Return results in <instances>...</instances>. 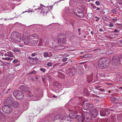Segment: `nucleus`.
<instances>
[{
  "label": "nucleus",
  "instance_id": "obj_1",
  "mask_svg": "<svg viewBox=\"0 0 122 122\" xmlns=\"http://www.w3.org/2000/svg\"><path fill=\"white\" fill-rule=\"evenodd\" d=\"M17 36L16 38L13 39L14 41L16 43L20 42V41L22 40L23 41L24 44L26 45H28L31 41V44L33 46L36 45L38 41L39 40L38 36L37 34H34L31 36H26V33H24L23 35L22 38L20 34L19 33H16Z\"/></svg>",
  "mask_w": 122,
  "mask_h": 122
},
{
  "label": "nucleus",
  "instance_id": "obj_2",
  "mask_svg": "<svg viewBox=\"0 0 122 122\" xmlns=\"http://www.w3.org/2000/svg\"><path fill=\"white\" fill-rule=\"evenodd\" d=\"M79 114L80 113L78 112H76V113H73L74 115H75L76 116V118H77V119L79 121H81L82 122L84 120H85L86 122H89L92 119L91 116L87 112H84L82 114L81 113V117Z\"/></svg>",
  "mask_w": 122,
  "mask_h": 122
},
{
  "label": "nucleus",
  "instance_id": "obj_3",
  "mask_svg": "<svg viewBox=\"0 0 122 122\" xmlns=\"http://www.w3.org/2000/svg\"><path fill=\"white\" fill-rule=\"evenodd\" d=\"M110 63V61L107 58H102L98 60V66L100 68L104 69L107 67Z\"/></svg>",
  "mask_w": 122,
  "mask_h": 122
},
{
  "label": "nucleus",
  "instance_id": "obj_4",
  "mask_svg": "<svg viewBox=\"0 0 122 122\" xmlns=\"http://www.w3.org/2000/svg\"><path fill=\"white\" fill-rule=\"evenodd\" d=\"M73 111H71L69 114V117L66 116L63 117V119L62 120V122H72L73 118H76L75 115H74Z\"/></svg>",
  "mask_w": 122,
  "mask_h": 122
},
{
  "label": "nucleus",
  "instance_id": "obj_5",
  "mask_svg": "<svg viewBox=\"0 0 122 122\" xmlns=\"http://www.w3.org/2000/svg\"><path fill=\"white\" fill-rule=\"evenodd\" d=\"M13 94L14 96L17 99H21L23 98L24 95L23 93L21 92L15 91L14 92Z\"/></svg>",
  "mask_w": 122,
  "mask_h": 122
},
{
  "label": "nucleus",
  "instance_id": "obj_6",
  "mask_svg": "<svg viewBox=\"0 0 122 122\" xmlns=\"http://www.w3.org/2000/svg\"><path fill=\"white\" fill-rule=\"evenodd\" d=\"M36 10L38 11V12H40L43 15H46L48 11L47 10H46L45 6L41 4V6L40 8L36 9Z\"/></svg>",
  "mask_w": 122,
  "mask_h": 122
},
{
  "label": "nucleus",
  "instance_id": "obj_7",
  "mask_svg": "<svg viewBox=\"0 0 122 122\" xmlns=\"http://www.w3.org/2000/svg\"><path fill=\"white\" fill-rule=\"evenodd\" d=\"M39 40V41L38 44V46L46 47L48 46L49 44L48 40H46V41L44 40V41L43 42L42 39L41 38Z\"/></svg>",
  "mask_w": 122,
  "mask_h": 122
},
{
  "label": "nucleus",
  "instance_id": "obj_8",
  "mask_svg": "<svg viewBox=\"0 0 122 122\" xmlns=\"http://www.w3.org/2000/svg\"><path fill=\"white\" fill-rule=\"evenodd\" d=\"M116 57V56H114L113 57L112 59L113 65L115 67H116L119 66V65L120 62L118 58H117L115 59Z\"/></svg>",
  "mask_w": 122,
  "mask_h": 122
},
{
  "label": "nucleus",
  "instance_id": "obj_9",
  "mask_svg": "<svg viewBox=\"0 0 122 122\" xmlns=\"http://www.w3.org/2000/svg\"><path fill=\"white\" fill-rule=\"evenodd\" d=\"M2 109L5 113L8 114L10 113L12 110V108L10 107L7 105H5L2 107Z\"/></svg>",
  "mask_w": 122,
  "mask_h": 122
},
{
  "label": "nucleus",
  "instance_id": "obj_10",
  "mask_svg": "<svg viewBox=\"0 0 122 122\" xmlns=\"http://www.w3.org/2000/svg\"><path fill=\"white\" fill-rule=\"evenodd\" d=\"M63 117L61 115H57L55 116L54 118V122H62Z\"/></svg>",
  "mask_w": 122,
  "mask_h": 122
},
{
  "label": "nucleus",
  "instance_id": "obj_11",
  "mask_svg": "<svg viewBox=\"0 0 122 122\" xmlns=\"http://www.w3.org/2000/svg\"><path fill=\"white\" fill-rule=\"evenodd\" d=\"M89 112L94 118L96 117L98 114V111L95 108H92L90 110Z\"/></svg>",
  "mask_w": 122,
  "mask_h": 122
},
{
  "label": "nucleus",
  "instance_id": "obj_12",
  "mask_svg": "<svg viewBox=\"0 0 122 122\" xmlns=\"http://www.w3.org/2000/svg\"><path fill=\"white\" fill-rule=\"evenodd\" d=\"M83 108L84 110H88L89 109L91 110L92 108V105L89 102L86 103L84 104Z\"/></svg>",
  "mask_w": 122,
  "mask_h": 122
},
{
  "label": "nucleus",
  "instance_id": "obj_13",
  "mask_svg": "<svg viewBox=\"0 0 122 122\" xmlns=\"http://www.w3.org/2000/svg\"><path fill=\"white\" fill-rule=\"evenodd\" d=\"M66 40V38L65 36L61 37L58 39V43L59 44L62 43L63 44H64L65 43Z\"/></svg>",
  "mask_w": 122,
  "mask_h": 122
},
{
  "label": "nucleus",
  "instance_id": "obj_14",
  "mask_svg": "<svg viewBox=\"0 0 122 122\" xmlns=\"http://www.w3.org/2000/svg\"><path fill=\"white\" fill-rule=\"evenodd\" d=\"M113 111L112 110L108 109L105 112H103L102 111L100 112V114L101 116H106L107 114H109L110 113V111Z\"/></svg>",
  "mask_w": 122,
  "mask_h": 122
},
{
  "label": "nucleus",
  "instance_id": "obj_15",
  "mask_svg": "<svg viewBox=\"0 0 122 122\" xmlns=\"http://www.w3.org/2000/svg\"><path fill=\"white\" fill-rule=\"evenodd\" d=\"M31 98L33 100L35 101L38 100L40 99V97L38 94H33Z\"/></svg>",
  "mask_w": 122,
  "mask_h": 122
},
{
  "label": "nucleus",
  "instance_id": "obj_16",
  "mask_svg": "<svg viewBox=\"0 0 122 122\" xmlns=\"http://www.w3.org/2000/svg\"><path fill=\"white\" fill-rule=\"evenodd\" d=\"M6 117L3 113L0 112V121L2 122H5V121Z\"/></svg>",
  "mask_w": 122,
  "mask_h": 122
},
{
  "label": "nucleus",
  "instance_id": "obj_17",
  "mask_svg": "<svg viewBox=\"0 0 122 122\" xmlns=\"http://www.w3.org/2000/svg\"><path fill=\"white\" fill-rule=\"evenodd\" d=\"M20 89L21 90L25 91L28 90L29 89L28 87L24 86L23 85H21L20 86Z\"/></svg>",
  "mask_w": 122,
  "mask_h": 122
},
{
  "label": "nucleus",
  "instance_id": "obj_18",
  "mask_svg": "<svg viewBox=\"0 0 122 122\" xmlns=\"http://www.w3.org/2000/svg\"><path fill=\"white\" fill-rule=\"evenodd\" d=\"M78 13H76V15L77 16L80 18H82L84 16V13L83 11L81 10V13L78 12Z\"/></svg>",
  "mask_w": 122,
  "mask_h": 122
},
{
  "label": "nucleus",
  "instance_id": "obj_19",
  "mask_svg": "<svg viewBox=\"0 0 122 122\" xmlns=\"http://www.w3.org/2000/svg\"><path fill=\"white\" fill-rule=\"evenodd\" d=\"M48 51L49 52L48 53V57H51L52 56L53 54L51 53L52 51V49H49L48 50Z\"/></svg>",
  "mask_w": 122,
  "mask_h": 122
},
{
  "label": "nucleus",
  "instance_id": "obj_20",
  "mask_svg": "<svg viewBox=\"0 0 122 122\" xmlns=\"http://www.w3.org/2000/svg\"><path fill=\"white\" fill-rule=\"evenodd\" d=\"M75 23L73 20H71L69 21L67 23V24L69 25H71L72 26H74L75 25Z\"/></svg>",
  "mask_w": 122,
  "mask_h": 122
},
{
  "label": "nucleus",
  "instance_id": "obj_21",
  "mask_svg": "<svg viewBox=\"0 0 122 122\" xmlns=\"http://www.w3.org/2000/svg\"><path fill=\"white\" fill-rule=\"evenodd\" d=\"M23 110L24 111L26 110L28 108V104H24L23 106Z\"/></svg>",
  "mask_w": 122,
  "mask_h": 122
},
{
  "label": "nucleus",
  "instance_id": "obj_22",
  "mask_svg": "<svg viewBox=\"0 0 122 122\" xmlns=\"http://www.w3.org/2000/svg\"><path fill=\"white\" fill-rule=\"evenodd\" d=\"M113 53V52L111 50H109L106 52V54L108 55L111 54L112 53Z\"/></svg>",
  "mask_w": 122,
  "mask_h": 122
},
{
  "label": "nucleus",
  "instance_id": "obj_23",
  "mask_svg": "<svg viewBox=\"0 0 122 122\" xmlns=\"http://www.w3.org/2000/svg\"><path fill=\"white\" fill-rule=\"evenodd\" d=\"M13 51L14 52H19L20 51L19 49L18 48H15L13 50Z\"/></svg>",
  "mask_w": 122,
  "mask_h": 122
},
{
  "label": "nucleus",
  "instance_id": "obj_24",
  "mask_svg": "<svg viewBox=\"0 0 122 122\" xmlns=\"http://www.w3.org/2000/svg\"><path fill=\"white\" fill-rule=\"evenodd\" d=\"M81 10L79 9H78L77 10H76V11H74L73 12L74 13V14L75 15L76 14V13H78V12L81 13Z\"/></svg>",
  "mask_w": 122,
  "mask_h": 122
},
{
  "label": "nucleus",
  "instance_id": "obj_25",
  "mask_svg": "<svg viewBox=\"0 0 122 122\" xmlns=\"http://www.w3.org/2000/svg\"><path fill=\"white\" fill-rule=\"evenodd\" d=\"M8 56L10 57H13V55L10 52H8Z\"/></svg>",
  "mask_w": 122,
  "mask_h": 122
},
{
  "label": "nucleus",
  "instance_id": "obj_26",
  "mask_svg": "<svg viewBox=\"0 0 122 122\" xmlns=\"http://www.w3.org/2000/svg\"><path fill=\"white\" fill-rule=\"evenodd\" d=\"M13 59L10 58L9 57H6L3 58H2V59L4 60H5L7 61H9L11 59V60H13Z\"/></svg>",
  "mask_w": 122,
  "mask_h": 122
},
{
  "label": "nucleus",
  "instance_id": "obj_27",
  "mask_svg": "<svg viewBox=\"0 0 122 122\" xmlns=\"http://www.w3.org/2000/svg\"><path fill=\"white\" fill-rule=\"evenodd\" d=\"M44 56L45 58L48 57V52H45L43 53Z\"/></svg>",
  "mask_w": 122,
  "mask_h": 122
},
{
  "label": "nucleus",
  "instance_id": "obj_28",
  "mask_svg": "<svg viewBox=\"0 0 122 122\" xmlns=\"http://www.w3.org/2000/svg\"><path fill=\"white\" fill-rule=\"evenodd\" d=\"M111 12L114 14H116L117 13V12L116 9L113 10L111 11Z\"/></svg>",
  "mask_w": 122,
  "mask_h": 122
},
{
  "label": "nucleus",
  "instance_id": "obj_29",
  "mask_svg": "<svg viewBox=\"0 0 122 122\" xmlns=\"http://www.w3.org/2000/svg\"><path fill=\"white\" fill-rule=\"evenodd\" d=\"M15 113L16 115L18 116H19L20 115V112H19V111H16L15 112Z\"/></svg>",
  "mask_w": 122,
  "mask_h": 122
},
{
  "label": "nucleus",
  "instance_id": "obj_30",
  "mask_svg": "<svg viewBox=\"0 0 122 122\" xmlns=\"http://www.w3.org/2000/svg\"><path fill=\"white\" fill-rule=\"evenodd\" d=\"M47 65L49 66H51L53 65L52 63L51 62H49L47 64Z\"/></svg>",
  "mask_w": 122,
  "mask_h": 122
},
{
  "label": "nucleus",
  "instance_id": "obj_31",
  "mask_svg": "<svg viewBox=\"0 0 122 122\" xmlns=\"http://www.w3.org/2000/svg\"><path fill=\"white\" fill-rule=\"evenodd\" d=\"M33 95L31 94V92L30 91L28 92V96L29 97H32V96Z\"/></svg>",
  "mask_w": 122,
  "mask_h": 122
},
{
  "label": "nucleus",
  "instance_id": "obj_32",
  "mask_svg": "<svg viewBox=\"0 0 122 122\" xmlns=\"http://www.w3.org/2000/svg\"><path fill=\"white\" fill-rule=\"evenodd\" d=\"M102 18L103 20L105 21H107V18L105 16L102 17Z\"/></svg>",
  "mask_w": 122,
  "mask_h": 122
},
{
  "label": "nucleus",
  "instance_id": "obj_33",
  "mask_svg": "<svg viewBox=\"0 0 122 122\" xmlns=\"http://www.w3.org/2000/svg\"><path fill=\"white\" fill-rule=\"evenodd\" d=\"M111 99L113 102H115L116 100V99L114 97H111Z\"/></svg>",
  "mask_w": 122,
  "mask_h": 122
},
{
  "label": "nucleus",
  "instance_id": "obj_34",
  "mask_svg": "<svg viewBox=\"0 0 122 122\" xmlns=\"http://www.w3.org/2000/svg\"><path fill=\"white\" fill-rule=\"evenodd\" d=\"M18 60L17 59H14L13 61V63L14 64L18 62Z\"/></svg>",
  "mask_w": 122,
  "mask_h": 122
},
{
  "label": "nucleus",
  "instance_id": "obj_35",
  "mask_svg": "<svg viewBox=\"0 0 122 122\" xmlns=\"http://www.w3.org/2000/svg\"><path fill=\"white\" fill-rule=\"evenodd\" d=\"M65 10L66 12H67L69 11V8L68 7H66L65 8Z\"/></svg>",
  "mask_w": 122,
  "mask_h": 122
},
{
  "label": "nucleus",
  "instance_id": "obj_36",
  "mask_svg": "<svg viewBox=\"0 0 122 122\" xmlns=\"http://www.w3.org/2000/svg\"><path fill=\"white\" fill-rule=\"evenodd\" d=\"M91 6L92 7L93 9H95L96 8V6L93 3L91 4Z\"/></svg>",
  "mask_w": 122,
  "mask_h": 122
},
{
  "label": "nucleus",
  "instance_id": "obj_37",
  "mask_svg": "<svg viewBox=\"0 0 122 122\" xmlns=\"http://www.w3.org/2000/svg\"><path fill=\"white\" fill-rule=\"evenodd\" d=\"M74 73H71V71H70V72H69V75L71 76H72L73 75H74Z\"/></svg>",
  "mask_w": 122,
  "mask_h": 122
},
{
  "label": "nucleus",
  "instance_id": "obj_38",
  "mask_svg": "<svg viewBox=\"0 0 122 122\" xmlns=\"http://www.w3.org/2000/svg\"><path fill=\"white\" fill-rule=\"evenodd\" d=\"M39 26L41 27V28H46V26L43 25H39Z\"/></svg>",
  "mask_w": 122,
  "mask_h": 122
},
{
  "label": "nucleus",
  "instance_id": "obj_39",
  "mask_svg": "<svg viewBox=\"0 0 122 122\" xmlns=\"http://www.w3.org/2000/svg\"><path fill=\"white\" fill-rule=\"evenodd\" d=\"M40 70L43 73L45 72V69L42 68H41Z\"/></svg>",
  "mask_w": 122,
  "mask_h": 122
},
{
  "label": "nucleus",
  "instance_id": "obj_40",
  "mask_svg": "<svg viewBox=\"0 0 122 122\" xmlns=\"http://www.w3.org/2000/svg\"><path fill=\"white\" fill-rule=\"evenodd\" d=\"M114 25V24L112 22H111L110 23L109 26L110 27H112Z\"/></svg>",
  "mask_w": 122,
  "mask_h": 122
},
{
  "label": "nucleus",
  "instance_id": "obj_41",
  "mask_svg": "<svg viewBox=\"0 0 122 122\" xmlns=\"http://www.w3.org/2000/svg\"><path fill=\"white\" fill-rule=\"evenodd\" d=\"M5 6L4 7L5 8L8 6L9 5H10V4L8 3H6L5 4Z\"/></svg>",
  "mask_w": 122,
  "mask_h": 122
},
{
  "label": "nucleus",
  "instance_id": "obj_42",
  "mask_svg": "<svg viewBox=\"0 0 122 122\" xmlns=\"http://www.w3.org/2000/svg\"><path fill=\"white\" fill-rule=\"evenodd\" d=\"M37 55L36 53H34L31 54V56L32 57L35 56Z\"/></svg>",
  "mask_w": 122,
  "mask_h": 122
},
{
  "label": "nucleus",
  "instance_id": "obj_43",
  "mask_svg": "<svg viewBox=\"0 0 122 122\" xmlns=\"http://www.w3.org/2000/svg\"><path fill=\"white\" fill-rule=\"evenodd\" d=\"M95 4L97 5H100V3L98 1H97L95 2Z\"/></svg>",
  "mask_w": 122,
  "mask_h": 122
},
{
  "label": "nucleus",
  "instance_id": "obj_44",
  "mask_svg": "<svg viewBox=\"0 0 122 122\" xmlns=\"http://www.w3.org/2000/svg\"><path fill=\"white\" fill-rule=\"evenodd\" d=\"M95 18H97V19L96 20V22H98V20H99L100 19L97 16H95Z\"/></svg>",
  "mask_w": 122,
  "mask_h": 122
},
{
  "label": "nucleus",
  "instance_id": "obj_45",
  "mask_svg": "<svg viewBox=\"0 0 122 122\" xmlns=\"http://www.w3.org/2000/svg\"><path fill=\"white\" fill-rule=\"evenodd\" d=\"M33 61H35L36 62H37V61H38V58L37 57H36L35 58H34L32 60Z\"/></svg>",
  "mask_w": 122,
  "mask_h": 122
},
{
  "label": "nucleus",
  "instance_id": "obj_46",
  "mask_svg": "<svg viewBox=\"0 0 122 122\" xmlns=\"http://www.w3.org/2000/svg\"><path fill=\"white\" fill-rule=\"evenodd\" d=\"M67 58H64L63 59H62V61H63L65 62L66 61H67Z\"/></svg>",
  "mask_w": 122,
  "mask_h": 122
},
{
  "label": "nucleus",
  "instance_id": "obj_47",
  "mask_svg": "<svg viewBox=\"0 0 122 122\" xmlns=\"http://www.w3.org/2000/svg\"><path fill=\"white\" fill-rule=\"evenodd\" d=\"M80 0L81 2L84 3H85L86 0Z\"/></svg>",
  "mask_w": 122,
  "mask_h": 122
},
{
  "label": "nucleus",
  "instance_id": "obj_48",
  "mask_svg": "<svg viewBox=\"0 0 122 122\" xmlns=\"http://www.w3.org/2000/svg\"><path fill=\"white\" fill-rule=\"evenodd\" d=\"M112 20L114 22L116 21H117V18H115L114 19H112Z\"/></svg>",
  "mask_w": 122,
  "mask_h": 122
},
{
  "label": "nucleus",
  "instance_id": "obj_49",
  "mask_svg": "<svg viewBox=\"0 0 122 122\" xmlns=\"http://www.w3.org/2000/svg\"><path fill=\"white\" fill-rule=\"evenodd\" d=\"M88 58H90L92 57V55L90 54H88Z\"/></svg>",
  "mask_w": 122,
  "mask_h": 122
},
{
  "label": "nucleus",
  "instance_id": "obj_50",
  "mask_svg": "<svg viewBox=\"0 0 122 122\" xmlns=\"http://www.w3.org/2000/svg\"><path fill=\"white\" fill-rule=\"evenodd\" d=\"M9 76L10 77V78H12L13 77V75L12 74H10Z\"/></svg>",
  "mask_w": 122,
  "mask_h": 122
},
{
  "label": "nucleus",
  "instance_id": "obj_51",
  "mask_svg": "<svg viewBox=\"0 0 122 122\" xmlns=\"http://www.w3.org/2000/svg\"><path fill=\"white\" fill-rule=\"evenodd\" d=\"M83 57L85 58H88V54L86 55L85 56H83Z\"/></svg>",
  "mask_w": 122,
  "mask_h": 122
},
{
  "label": "nucleus",
  "instance_id": "obj_52",
  "mask_svg": "<svg viewBox=\"0 0 122 122\" xmlns=\"http://www.w3.org/2000/svg\"><path fill=\"white\" fill-rule=\"evenodd\" d=\"M28 58L29 59H31V60H33V59H34V58H32V57H31L30 56H29L28 57Z\"/></svg>",
  "mask_w": 122,
  "mask_h": 122
},
{
  "label": "nucleus",
  "instance_id": "obj_53",
  "mask_svg": "<svg viewBox=\"0 0 122 122\" xmlns=\"http://www.w3.org/2000/svg\"><path fill=\"white\" fill-rule=\"evenodd\" d=\"M8 52H7V53L5 54L4 55L5 56H8Z\"/></svg>",
  "mask_w": 122,
  "mask_h": 122
},
{
  "label": "nucleus",
  "instance_id": "obj_54",
  "mask_svg": "<svg viewBox=\"0 0 122 122\" xmlns=\"http://www.w3.org/2000/svg\"><path fill=\"white\" fill-rule=\"evenodd\" d=\"M7 99L8 100H9V99H11V100H12V97H9V98H7Z\"/></svg>",
  "mask_w": 122,
  "mask_h": 122
},
{
  "label": "nucleus",
  "instance_id": "obj_55",
  "mask_svg": "<svg viewBox=\"0 0 122 122\" xmlns=\"http://www.w3.org/2000/svg\"><path fill=\"white\" fill-rule=\"evenodd\" d=\"M95 101H97V102H99V100L98 99H95Z\"/></svg>",
  "mask_w": 122,
  "mask_h": 122
},
{
  "label": "nucleus",
  "instance_id": "obj_56",
  "mask_svg": "<svg viewBox=\"0 0 122 122\" xmlns=\"http://www.w3.org/2000/svg\"><path fill=\"white\" fill-rule=\"evenodd\" d=\"M100 91H102L103 92L104 91V89H100Z\"/></svg>",
  "mask_w": 122,
  "mask_h": 122
},
{
  "label": "nucleus",
  "instance_id": "obj_57",
  "mask_svg": "<svg viewBox=\"0 0 122 122\" xmlns=\"http://www.w3.org/2000/svg\"><path fill=\"white\" fill-rule=\"evenodd\" d=\"M102 122H107V121L106 120H102Z\"/></svg>",
  "mask_w": 122,
  "mask_h": 122
},
{
  "label": "nucleus",
  "instance_id": "obj_58",
  "mask_svg": "<svg viewBox=\"0 0 122 122\" xmlns=\"http://www.w3.org/2000/svg\"><path fill=\"white\" fill-rule=\"evenodd\" d=\"M118 43H122V40H121V41H120L119 42H118Z\"/></svg>",
  "mask_w": 122,
  "mask_h": 122
},
{
  "label": "nucleus",
  "instance_id": "obj_59",
  "mask_svg": "<svg viewBox=\"0 0 122 122\" xmlns=\"http://www.w3.org/2000/svg\"><path fill=\"white\" fill-rule=\"evenodd\" d=\"M19 46L20 47H22L23 46V45L22 44H20L19 45Z\"/></svg>",
  "mask_w": 122,
  "mask_h": 122
},
{
  "label": "nucleus",
  "instance_id": "obj_60",
  "mask_svg": "<svg viewBox=\"0 0 122 122\" xmlns=\"http://www.w3.org/2000/svg\"><path fill=\"white\" fill-rule=\"evenodd\" d=\"M100 10V8L98 7V8H97V10Z\"/></svg>",
  "mask_w": 122,
  "mask_h": 122
},
{
  "label": "nucleus",
  "instance_id": "obj_61",
  "mask_svg": "<svg viewBox=\"0 0 122 122\" xmlns=\"http://www.w3.org/2000/svg\"><path fill=\"white\" fill-rule=\"evenodd\" d=\"M16 33L15 32H13V33H12V36L13 35V34L14 33Z\"/></svg>",
  "mask_w": 122,
  "mask_h": 122
},
{
  "label": "nucleus",
  "instance_id": "obj_62",
  "mask_svg": "<svg viewBox=\"0 0 122 122\" xmlns=\"http://www.w3.org/2000/svg\"><path fill=\"white\" fill-rule=\"evenodd\" d=\"M36 73V71H33V72H32L31 73Z\"/></svg>",
  "mask_w": 122,
  "mask_h": 122
},
{
  "label": "nucleus",
  "instance_id": "obj_63",
  "mask_svg": "<svg viewBox=\"0 0 122 122\" xmlns=\"http://www.w3.org/2000/svg\"><path fill=\"white\" fill-rule=\"evenodd\" d=\"M93 32L92 31H91V33L92 34H93Z\"/></svg>",
  "mask_w": 122,
  "mask_h": 122
},
{
  "label": "nucleus",
  "instance_id": "obj_64",
  "mask_svg": "<svg viewBox=\"0 0 122 122\" xmlns=\"http://www.w3.org/2000/svg\"><path fill=\"white\" fill-rule=\"evenodd\" d=\"M56 97V96L55 95H54L53 96V97Z\"/></svg>",
  "mask_w": 122,
  "mask_h": 122
}]
</instances>
